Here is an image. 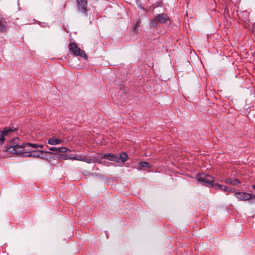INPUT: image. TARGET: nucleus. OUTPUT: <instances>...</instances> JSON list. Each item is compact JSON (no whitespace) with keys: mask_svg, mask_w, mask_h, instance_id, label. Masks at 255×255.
<instances>
[{"mask_svg":"<svg viewBox=\"0 0 255 255\" xmlns=\"http://www.w3.org/2000/svg\"><path fill=\"white\" fill-rule=\"evenodd\" d=\"M196 177L199 182L202 183L205 186L212 187L215 189H219L222 191L227 192L228 193L232 192V190L230 189L226 186L215 182L213 176H205V177L202 176H196Z\"/></svg>","mask_w":255,"mask_h":255,"instance_id":"f257e3e1","label":"nucleus"},{"mask_svg":"<svg viewBox=\"0 0 255 255\" xmlns=\"http://www.w3.org/2000/svg\"><path fill=\"white\" fill-rule=\"evenodd\" d=\"M24 143L20 141L19 138L15 137L9 140L6 151L16 154L24 153Z\"/></svg>","mask_w":255,"mask_h":255,"instance_id":"f03ea898","label":"nucleus"},{"mask_svg":"<svg viewBox=\"0 0 255 255\" xmlns=\"http://www.w3.org/2000/svg\"><path fill=\"white\" fill-rule=\"evenodd\" d=\"M168 21H169V18L166 14L164 13L157 14L154 18L151 20L150 24L151 26L155 27L158 22L165 24Z\"/></svg>","mask_w":255,"mask_h":255,"instance_id":"7ed1b4c3","label":"nucleus"},{"mask_svg":"<svg viewBox=\"0 0 255 255\" xmlns=\"http://www.w3.org/2000/svg\"><path fill=\"white\" fill-rule=\"evenodd\" d=\"M69 48L70 51L75 55L83 57L85 59H88V56L85 51L81 50L77 45L73 42L69 44Z\"/></svg>","mask_w":255,"mask_h":255,"instance_id":"20e7f679","label":"nucleus"},{"mask_svg":"<svg viewBox=\"0 0 255 255\" xmlns=\"http://www.w3.org/2000/svg\"><path fill=\"white\" fill-rule=\"evenodd\" d=\"M98 157L101 159L106 158L109 160L115 161V162H119V156L116 154H113L111 153H98Z\"/></svg>","mask_w":255,"mask_h":255,"instance_id":"39448f33","label":"nucleus"},{"mask_svg":"<svg viewBox=\"0 0 255 255\" xmlns=\"http://www.w3.org/2000/svg\"><path fill=\"white\" fill-rule=\"evenodd\" d=\"M76 1L78 11L86 15L88 11L87 0H76Z\"/></svg>","mask_w":255,"mask_h":255,"instance_id":"423d86ee","label":"nucleus"},{"mask_svg":"<svg viewBox=\"0 0 255 255\" xmlns=\"http://www.w3.org/2000/svg\"><path fill=\"white\" fill-rule=\"evenodd\" d=\"M46 152L40 150H28V151L26 152V153H28L26 156L43 158Z\"/></svg>","mask_w":255,"mask_h":255,"instance_id":"0eeeda50","label":"nucleus"},{"mask_svg":"<svg viewBox=\"0 0 255 255\" xmlns=\"http://www.w3.org/2000/svg\"><path fill=\"white\" fill-rule=\"evenodd\" d=\"M235 197L241 201L249 200L252 198V194L246 192H238L235 193Z\"/></svg>","mask_w":255,"mask_h":255,"instance_id":"6e6552de","label":"nucleus"},{"mask_svg":"<svg viewBox=\"0 0 255 255\" xmlns=\"http://www.w3.org/2000/svg\"><path fill=\"white\" fill-rule=\"evenodd\" d=\"M15 129L16 128H5L2 130L0 134V143H2L4 141V136L8 135L10 132H13Z\"/></svg>","mask_w":255,"mask_h":255,"instance_id":"1a4fd4ad","label":"nucleus"},{"mask_svg":"<svg viewBox=\"0 0 255 255\" xmlns=\"http://www.w3.org/2000/svg\"><path fill=\"white\" fill-rule=\"evenodd\" d=\"M77 160L84 161L88 163L99 162L98 160L95 158H91L83 155H77Z\"/></svg>","mask_w":255,"mask_h":255,"instance_id":"9d476101","label":"nucleus"},{"mask_svg":"<svg viewBox=\"0 0 255 255\" xmlns=\"http://www.w3.org/2000/svg\"><path fill=\"white\" fill-rule=\"evenodd\" d=\"M24 151L25 150H32V148H37L40 147L42 148L43 146L42 145H39L37 144L30 143L25 142L24 143Z\"/></svg>","mask_w":255,"mask_h":255,"instance_id":"9b49d317","label":"nucleus"},{"mask_svg":"<svg viewBox=\"0 0 255 255\" xmlns=\"http://www.w3.org/2000/svg\"><path fill=\"white\" fill-rule=\"evenodd\" d=\"M49 149L51 151H54L55 154L58 153H66L67 151L69 150V149L65 147H51L49 148Z\"/></svg>","mask_w":255,"mask_h":255,"instance_id":"f8f14e48","label":"nucleus"},{"mask_svg":"<svg viewBox=\"0 0 255 255\" xmlns=\"http://www.w3.org/2000/svg\"><path fill=\"white\" fill-rule=\"evenodd\" d=\"M150 167V164L146 162H139L137 165V168L140 170H147Z\"/></svg>","mask_w":255,"mask_h":255,"instance_id":"ddd939ff","label":"nucleus"},{"mask_svg":"<svg viewBox=\"0 0 255 255\" xmlns=\"http://www.w3.org/2000/svg\"><path fill=\"white\" fill-rule=\"evenodd\" d=\"M226 182L233 185H237L241 183V181L237 179L229 177L226 179Z\"/></svg>","mask_w":255,"mask_h":255,"instance_id":"4468645a","label":"nucleus"},{"mask_svg":"<svg viewBox=\"0 0 255 255\" xmlns=\"http://www.w3.org/2000/svg\"><path fill=\"white\" fill-rule=\"evenodd\" d=\"M62 142L61 139L59 138H56L55 137H52L48 139L47 143L51 145H57L60 144Z\"/></svg>","mask_w":255,"mask_h":255,"instance_id":"2eb2a0df","label":"nucleus"},{"mask_svg":"<svg viewBox=\"0 0 255 255\" xmlns=\"http://www.w3.org/2000/svg\"><path fill=\"white\" fill-rule=\"evenodd\" d=\"M6 28V22L3 20L2 17H0V31L2 32H5Z\"/></svg>","mask_w":255,"mask_h":255,"instance_id":"dca6fc26","label":"nucleus"},{"mask_svg":"<svg viewBox=\"0 0 255 255\" xmlns=\"http://www.w3.org/2000/svg\"><path fill=\"white\" fill-rule=\"evenodd\" d=\"M119 158V161L121 160L122 162H124L128 159V155L126 152H122L120 154Z\"/></svg>","mask_w":255,"mask_h":255,"instance_id":"f3484780","label":"nucleus"},{"mask_svg":"<svg viewBox=\"0 0 255 255\" xmlns=\"http://www.w3.org/2000/svg\"><path fill=\"white\" fill-rule=\"evenodd\" d=\"M141 21L140 20H137L136 23L133 26V31L136 32L138 30V27H139Z\"/></svg>","mask_w":255,"mask_h":255,"instance_id":"a211bd4d","label":"nucleus"},{"mask_svg":"<svg viewBox=\"0 0 255 255\" xmlns=\"http://www.w3.org/2000/svg\"><path fill=\"white\" fill-rule=\"evenodd\" d=\"M103 177H104V178H103L102 180L103 181H104L105 182H106L107 183L110 182V180L109 179V177H106V176H103Z\"/></svg>","mask_w":255,"mask_h":255,"instance_id":"6ab92c4d","label":"nucleus"},{"mask_svg":"<svg viewBox=\"0 0 255 255\" xmlns=\"http://www.w3.org/2000/svg\"><path fill=\"white\" fill-rule=\"evenodd\" d=\"M68 158L72 160H77V155H70Z\"/></svg>","mask_w":255,"mask_h":255,"instance_id":"aec40b11","label":"nucleus"},{"mask_svg":"<svg viewBox=\"0 0 255 255\" xmlns=\"http://www.w3.org/2000/svg\"><path fill=\"white\" fill-rule=\"evenodd\" d=\"M252 187L255 190V184L252 185Z\"/></svg>","mask_w":255,"mask_h":255,"instance_id":"412c9836","label":"nucleus"},{"mask_svg":"<svg viewBox=\"0 0 255 255\" xmlns=\"http://www.w3.org/2000/svg\"><path fill=\"white\" fill-rule=\"evenodd\" d=\"M196 175L199 176V175H201L200 174V173H198L196 174Z\"/></svg>","mask_w":255,"mask_h":255,"instance_id":"4be33fe9","label":"nucleus"},{"mask_svg":"<svg viewBox=\"0 0 255 255\" xmlns=\"http://www.w3.org/2000/svg\"><path fill=\"white\" fill-rule=\"evenodd\" d=\"M205 175L208 176V175H209V173H207V174H205Z\"/></svg>","mask_w":255,"mask_h":255,"instance_id":"5701e85b","label":"nucleus"}]
</instances>
